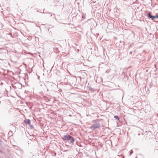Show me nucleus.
Masks as SVG:
<instances>
[{
    "mask_svg": "<svg viewBox=\"0 0 158 158\" xmlns=\"http://www.w3.org/2000/svg\"><path fill=\"white\" fill-rule=\"evenodd\" d=\"M56 85L52 82H47L45 84L48 91L52 90L54 87L56 86Z\"/></svg>",
    "mask_w": 158,
    "mask_h": 158,
    "instance_id": "1",
    "label": "nucleus"
},
{
    "mask_svg": "<svg viewBox=\"0 0 158 158\" xmlns=\"http://www.w3.org/2000/svg\"><path fill=\"white\" fill-rule=\"evenodd\" d=\"M93 123H94L89 127V128L94 131L95 129L98 128L100 126V125L98 121H93Z\"/></svg>",
    "mask_w": 158,
    "mask_h": 158,
    "instance_id": "2",
    "label": "nucleus"
},
{
    "mask_svg": "<svg viewBox=\"0 0 158 158\" xmlns=\"http://www.w3.org/2000/svg\"><path fill=\"white\" fill-rule=\"evenodd\" d=\"M71 137L72 136L69 135H63L61 137V138L64 141H69V140L70 139Z\"/></svg>",
    "mask_w": 158,
    "mask_h": 158,
    "instance_id": "3",
    "label": "nucleus"
},
{
    "mask_svg": "<svg viewBox=\"0 0 158 158\" xmlns=\"http://www.w3.org/2000/svg\"><path fill=\"white\" fill-rule=\"evenodd\" d=\"M69 143L73 144L75 140L73 137L72 136L71 138L70 139H69Z\"/></svg>",
    "mask_w": 158,
    "mask_h": 158,
    "instance_id": "4",
    "label": "nucleus"
},
{
    "mask_svg": "<svg viewBox=\"0 0 158 158\" xmlns=\"http://www.w3.org/2000/svg\"><path fill=\"white\" fill-rule=\"evenodd\" d=\"M24 122L28 124L29 126H30L31 124V121L29 119H25L24 120Z\"/></svg>",
    "mask_w": 158,
    "mask_h": 158,
    "instance_id": "5",
    "label": "nucleus"
},
{
    "mask_svg": "<svg viewBox=\"0 0 158 158\" xmlns=\"http://www.w3.org/2000/svg\"><path fill=\"white\" fill-rule=\"evenodd\" d=\"M156 15L155 16H152L151 17V18L152 20H153L154 21H156Z\"/></svg>",
    "mask_w": 158,
    "mask_h": 158,
    "instance_id": "6",
    "label": "nucleus"
},
{
    "mask_svg": "<svg viewBox=\"0 0 158 158\" xmlns=\"http://www.w3.org/2000/svg\"><path fill=\"white\" fill-rule=\"evenodd\" d=\"M147 15L149 19H151L152 16L150 13H148L147 14Z\"/></svg>",
    "mask_w": 158,
    "mask_h": 158,
    "instance_id": "7",
    "label": "nucleus"
},
{
    "mask_svg": "<svg viewBox=\"0 0 158 158\" xmlns=\"http://www.w3.org/2000/svg\"><path fill=\"white\" fill-rule=\"evenodd\" d=\"M89 88V90L91 92H94V89H93L92 88L89 87L88 88Z\"/></svg>",
    "mask_w": 158,
    "mask_h": 158,
    "instance_id": "8",
    "label": "nucleus"
},
{
    "mask_svg": "<svg viewBox=\"0 0 158 158\" xmlns=\"http://www.w3.org/2000/svg\"><path fill=\"white\" fill-rule=\"evenodd\" d=\"M114 118L115 119H117V120H119V117L117 115H115L114 116Z\"/></svg>",
    "mask_w": 158,
    "mask_h": 158,
    "instance_id": "9",
    "label": "nucleus"
},
{
    "mask_svg": "<svg viewBox=\"0 0 158 158\" xmlns=\"http://www.w3.org/2000/svg\"><path fill=\"white\" fill-rule=\"evenodd\" d=\"M29 126L31 127V128H34V126L33 125H31V124L30 126Z\"/></svg>",
    "mask_w": 158,
    "mask_h": 158,
    "instance_id": "10",
    "label": "nucleus"
},
{
    "mask_svg": "<svg viewBox=\"0 0 158 158\" xmlns=\"http://www.w3.org/2000/svg\"><path fill=\"white\" fill-rule=\"evenodd\" d=\"M92 23H96L95 21L93 19H92Z\"/></svg>",
    "mask_w": 158,
    "mask_h": 158,
    "instance_id": "11",
    "label": "nucleus"
},
{
    "mask_svg": "<svg viewBox=\"0 0 158 158\" xmlns=\"http://www.w3.org/2000/svg\"><path fill=\"white\" fill-rule=\"evenodd\" d=\"M133 153V151H132L131 150V151H130V154L131 155L132 153Z\"/></svg>",
    "mask_w": 158,
    "mask_h": 158,
    "instance_id": "12",
    "label": "nucleus"
},
{
    "mask_svg": "<svg viewBox=\"0 0 158 158\" xmlns=\"http://www.w3.org/2000/svg\"><path fill=\"white\" fill-rule=\"evenodd\" d=\"M156 18H158V15L156 14Z\"/></svg>",
    "mask_w": 158,
    "mask_h": 158,
    "instance_id": "13",
    "label": "nucleus"
},
{
    "mask_svg": "<svg viewBox=\"0 0 158 158\" xmlns=\"http://www.w3.org/2000/svg\"><path fill=\"white\" fill-rule=\"evenodd\" d=\"M132 52L131 51L130 52V53L131 54L132 53Z\"/></svg>",
    "mask_w": 158,
    "mask_h": 158,
    "instance_id": "14",
    "label": "nucleus"
},
{
    "mask_svg": "<svg viewBox=\"0 0 158 158\" xmlns=\"http://www.w3.org/2000/svg\"><path fill=\"white\" fill-rule=\"evenodd\" d=\"M138 135H140V134L139 133V134H138Z\"/></svg>",
    "mask_w": 158,
    "mask_h": 158,
    "instance_id": "15",
    "label": "nucleus"
},
{
    "mask_svg": "<svg viewBox=\"0 0 158 158\" xmlns=\"http://www.w3.org/2000/svg\"><path fill=\"white\" fill-rule=\"evenodd\" d=\"M52 16V14H51V16Z\"/></svg>",
    "mask_w": 158,
    "mask_h": 158,
    "instance_id": "16",
    "label": "nucleus"
}]
</instances>
